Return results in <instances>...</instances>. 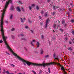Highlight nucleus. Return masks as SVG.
<instances>
[{
  "mask_svg": "<svg viewBox=\"0 0 74 74\" xmlns=\"http://www.w3.org/2000/svg\"><path fill=\"white\" fill-rule=\"evenodd\" d=\"M60 30H61V32H63V29H60Z\"/></svg>",
  "mask_w": 74,
  "mask_h": 74,
  "instance_id": "obj_42",
  "label": "nucleus"
},
{
  "mask_svg": "<svg viewBox=\"0 0 74 74\" xmlns=\"http://www.w3.org/2000/svg\"><path fill=\"white\" fill-rule=\"evenodd\" d=\"M71 22H72V23H74V20H71Z\"/></svg>",
  "mask_w": 74,
  "mask_h": 74,
  "instance_id": "obj_22",
  "label": "nucleus"
},
{
  "mask_svg": "<svg viewBox=\"0 0 74 74\" xmlns=\"http://www.w3.org/2000/svg\"><path fill=\"white\" fill-rule=\"evenodd\" d=\"M55 59H57V60H59V58H55Z\"/></svg>",
  "mask_w": 74,
  "mask_h": 74,
  "instance_id": "obj_47",
  "label": "nucleus"
},
{
  "mask_svg": "<svg viewBox=\"0 0 74 74\" xmlns=\"http://www.w3.org/2000/svg\"><path fill=\"white\" fill-rule=\"evenodd\" d=\"M53 33H54V32H55V31L53 30Z\"/></svg>",
  "mask_w": 74,
  "mask_h": 74,
  "instance_id": "obj_58",
  "label": "nucleus"
},
{
  "mask_svg": "<svg viewBox=\"0 0 74 74\" xmlns=\"http://www.w3.org/2000/svg\"><path fill=\"white\" fill-rule=\"evenodd\" d=\"M1 68L0 67V70H1Z\"/></svg>",
  "mask_w": 74,
  "mask_h": 74,
  "instance_id": "obj_60",
  "label": "nucleus"
},
{
  "mask_svg": "<svg viewBox=\"0 0 74 74\" xmlns=\"http://www.w3.org/2000/svg\"><path fill=\"white\" fill-rule=\"evenodd\" d=\"M70 5H73V3H71L70 4Z\"/></svg>",
  "mask_w": 74,
  "mask_h": 74,
  "instance_id": "obj_51",
  "label": "nucleus"
},
{
  "mask_svg": "<svg viewBox=\"0 0 74 74\" xmlns=\"http://www.w3.org/2000/svg\"><path fill=\"white\" fill-rule=\"evenodd\" d=\"M19 4H23V3L21 1H19Z\"/></svg>",
  "mask_w": 74,
  "mask_h": 74,
  "instance_id": "obj_23",
  "label": "nucleus"
},
{
  "mask_svg": "<svg viewBox=\"0 0 74 74\" xmlns=\"http://www.w3.org/2000/svg\"><path fill=\"white\" fill-rule=\"evenodd\" d=\"M73 54L74 55V52L73 53Z\"/></svg>",
  "mask_w": 74,
  "mask_h": 74,
  "instance_id": "obj_63",
  "label": "nucleus"
},
{
  "mask_svg": "<svg viewBox=\"0 0 74 74\" xmlns=\"http://www.w3.org/2000/svg\"><path fill=\"white\" fill-rule=\"evenodd\" d=\"M27 64L28 65V66H29L32 64V65H33V66H43L44 67H45V66L46 65H47V64L46 63H43V64H36L35 63H33L32 62H29L27 61Z\"/></svg>",
  "mask_w": 74,
  "mask_h": 74,
  "instance_id": "obj_2",
  "label": "nucleus"
},
{
  "mask_svg": "<svg viewBox=\"0 0 74 74\" xmlns=\"http://www.w3.org/2000/svg\"><path fill=\"white\" fill-rule=\"evenodd\" d=\"M28 21L29 23H32V20L31 19H28Z\"/></svg>",
  "mask_w": 74,
  "mask_h": 74,
  "instance_id": "obj_8",
  "label": "nucleus"
},
{
  "mask_svg": "<svg viewBox=\"0 0 74 74\" xmlns=\"http://www.w3.org/2000/svg\"><path fill=\"white\" fill-rule=\"evenodd\" d=\"M14 9V6H12L10 8V10H13Z\"/></svg>",
  "mask_w": 74,
  "mask_h": 74,
  "instance_id": "obj_13",
  "label": "nucleus"
},
{
  "mask_svg": "<svg viewBox=\"0 0 74 74\" xmlns=\"http://www.w3.org/2000/svg\"><path fill=\"white\" fill-rule=\"evenodd\" d=\"M44 53V51H43V50L42 49H41L40 50V54L42 55Z\"/></svg>",
  "mask_w": 74,
  "mask_h": 74,
  "instance_id": "obj_7",
  "label": "nucleus"
},
{
  "mask_svg": "<svg viewBox=\"0 0 74 74\" xmlns=\"http://www.w3.org/2000/svg\"><path fill=\"white\" fill-rule=\"evenodd\" d=\"M12 37V39H14V38H15V36H14L13 35H12L11 36Z\"/></svg>",
  "mask_w": 74,
  "mask_h": 74,
  "instance_id": "obj_15",
  "label": "nucleus"
},
{
  "mask_svg": "<svg viewBox=\"0 0 74 74\" xmlns=\"http://www.w3.org/2000/svg\"><path fill=\"white\" fill-rule=\"evenodd\" d=\"M11 30H12V31H14V30H15V28H13Z\"/></svg>",
  "mask_w": 74,
  "mask_h": 74,
  "instance_id": "obj_27",
  "label": "nucleus"
},
{
  "mask_svg": "<svg viewBox=\"0 0 74 74\" xmlns=\"http://www.w3.org/2000/svg\"><path fill=\"white\" fill-rule=\"evenodd\" d=\"M37 46V48H38L40 47V43L38 42H37L36 43Z\"/></svg>",
  "mask_w": 74,
  "mask_h": 74,
  "instance_id": "obj_6",
  "label": "nucleus"
},
{
  "mask_svg": "<svg viewBox=\"0 0 74 74\" xmlns=\"http://www.w3.org/2000/svg\"><path fill=\"white\" fill-rule=\"evenodd\" d=\"M25 28L26 29H29V27L27 26H25Z\"/></svg>",
  "mask_w": 74,
  "mask_h": 74,
  "instance_id": "obj_25",
  "label": "nucleus"
},
{
  "mask_svg": "<svg viewBox=\"0 0 74 74\" xmlns=\"http://www.w3.org/2000/svg\"><path fill=\"white\" fill-rule=\"evenodd\" d=\"M68 50H69V51H71L72 50V48L71 47H69L68 48Z\"/></svg>",
  "mask_w": 74,
  "mask_h": 74,
  "instance_id": "obj_14",
  "label": "nucleus"
},
{
  "mask_svg": "<svg viewBox=\"0 0 74 74\" xmlns=\"http://www.w3.org/2000/svg\"><path fill=\"white\" fill-rule=\"evenodd\" d=\"M48 70H50V69H49V67L48 68Z\"/></svg>",
  "mask_w": 74,
  "mask_h": 74,
  "instance_id": "obj_55",
  "label": "nucleus"
},
{
  "mask_svg": "<svg viewBox=\"0 0 74 74\" xmlns=\"http://www.w3.org/2000/svg\"><path fill=\"white\" fill-rule=\"evenodd\" d=\"M36 41V40H33L32 42H31V45H32V46H34V45L33 44H34V42Z\"/></svg>",
  "mask_w": 74,
  "mask_h": 74,
  "instance_id": "obj_5",
  "label": "nucleus"
},
{
  "mask_svg": "<svg viewBox=\"0 0 74 74\" xmlns=\"http://www.w3.org/2000/svg\"><path fill=\"white\" fill-rule=\"evenodd\" d=\"M48 57H49V56L48 55H47L45 56V58H48Z\"/></svg>",
  "mask_w": 74,
  "mask_h": 74,
  "instance_id": "obj_21",
  "label": "nucleus"
},
{
  "mask_svg": "<svg viewBox=\"0 0 74 74\" xmlns=\"http://www.w3.org/2000/svg\"><path fill=\"white\" fill-rule=\"evenodd\" d=\"M41 13L42 14H43L44 13V11H43V10H42L41 11Z\"/></svg>",
  "mask_w": 74,
  "mask_h": 74,
  "instance_id": "obj_17",
  "label": "nucleus"
},
{
  "mask_svg": "<svg viewBox=\"0 0 74 74\" xmlns=\"http://www.w3.org/2000/svg\"><path fill=\"white\" fill-rule=\"evenodd\" d=\"M39 73H41V71L40 70Z\"/></svg>",
  "mask_w": 74,
  "mask_h": 74,
  "instance_id": "obj_50",
  "label": "nucleus"
},
{
  "mask_svg": "<svg viewBox=\"0 0 74 74\" xmlns=\"http://www.w3.org/2000/svg\"><path fill=\"white\" fill-rule=\"evenodd\" d=\"M30 32L31 33H33V30H30Z\"/></svg>",
  "mask_w": 74,
  "mask_h": 74,
  "instance_id": "obj_38",
  "label": "nucleus"
},
{
  "mask_svg": "<svg viewBox=\"0 0 74 74\" xmlns=\"http://www.w3.org/2000/svg\"><path fill=\"white\" fill-rule=\"evenodd\" d=\"M5 23H8V21H5Z\"/></svg>",
  "mask_w": 74,
  "mask_h": 74,
  "instance_id": "obj_48",
  "label": "nucleus"
},
{
  "mask_svg": "<svg viewBox=\"0 0 74 74\" xmlns=\"http://www.w3.org/2000/svg\"><path fill=\"white\" fill-rule=\"evenodd\" d=\"M45 16H46V17H47V16H48V15H47V14H45Z\"/></svg>",
  "mask_w": 74,
  "mask_h": 74,
  "instance_id": "obj_26",
  "label": "nucleus"
},
{
  "mask_svg": "<svg viewBox=\"0 0 74 74\" xmlns=\"http://www.w3.org/2000/svg\"><path fill=\"white\" fill-rule=\"evenodd\" d=\"M22 9L23 11H25V10L23 9V8H22Z\"/></svg>",
  "mask_w": 74,
  "mask_h": 74,
  "instance_id": "obj_39",
  "label": "nucleus"
},
{
  "mask_svg": "<svg viewBox=\"0 0 74 74\" xmlns=\"http://www.w3.org/2000/svg\"><path fill=\"white\" fill-rule=\"evenodd\" d=\"M49 73H51V71L50 70H49Z\"/></svg>",
  "mask_w": 74,
  "mask_h": 74,
  "instance_id": "obj_46",
  "label": "nucleus"
},
{
  "mask_svg": "<svg viewBox=\"0 0 74 74\" xmlns=\"http://www.w3.org/2000/svg\"><path fill=\"white\" fill-rule=\"evenodd\" d=\"M6 73L8 74H10V73H9V72L8 71H6Z\"/></svg>",
  "mask_w": 74,
  "mask_h": 74,
  "instance_id": "obj_24",
  "label": "nucleus"
},
{
  "mask_svg": "<svg viewBox=\"0 0 74 74\" xmlns=\"http://www.w3.org/2000/svg\"><path fill=\"white\" fill-rule=\"evenodd\" d=\"M62 24H64V20H62Z\"/></svg>",
  "mask_w": 74,
  "mask_h": 74,
  "instance_id": "obj_20",
  "label": "nucleus"
},
{
  "mask_svg": "<svg viewBox=\"0 0 74 74\" xmlns=\"http://www.w3.org/2000/svg\"><path fill=\"white\" fill-rule=\"evenodd\" d=\"M67 14L69 16V15H70V13L69 12H67Z\"/></svg>",
  "mask_w": 74,
  "mask_h": 74,
  "instance_id": "obj_36",
  "label": "nucleus"
},
{
  "mask_svg": "<svg viewBox=\"0 0 74 74\" xmlns=\"http://www.w3.org/2000/svg\"><path fill=\"white\" fill-rule=\"evenodd\" d=\"M35 6V5H34V4H32V7H34V6Z\"/></svg>",
  "mask_w": 74,
  "mask_h": 74,
  "instance_id": "obj_35",
  "label": "nucleus"
},
{
  "mask_svg": "<svg viewBox=\"0 0 74 74\" xmlns=\"http://www.w3.org/2000/svg\"><path fill=\"white\" fill-rule=\"evenodd\" d=\"M13 16H14L13 15H11L10 16V19H12V17H13Z\"/></svg>",
  "mask_w": 74,
  "mask_h": 74,
  "instance_id": "obj_11",
  "label": "nucleus"
},
{
  "mask_svg": "<svg viewBox=\"0 0 74 74\" xmlns=\"http://www.w3.org/2000/svg\"><path fill=\"white\" fill-rule=\"evenodd\" d=\"M51 0H47V2L48 3H49V2H50V1H51Z\"/></svg>",
  "mask_w": 74,
  "mask_h": 74,
  "instance_id": "obj_31",
  "label": "nucleus"
},
{
  "mask_svg": "<svg viewBox=\"0 0 74 74\" xmlns=\"http://www.w3.org/2000/svg\"><path fill=\"white\" fill-rule=\"evenodd\" d=\"M49 21V20L48 19H47V20H46V22L45 25H48Z\"/></svg>",
  "mask_w": 74,
  "mask_h": 74,
  "instance_id": "obj_9",
  "label": "nucleus"
},
{
  "mask_svg": "<svg viewBox=\"0 0 74 74\" xmlns=\"http://www.w3.org/2000/svg\"><path fill=\"white\" fill-rule=\"evenodd\" d=\"M20 35H21V36H24V35H23V34H21Z\"/></svg>",
  "mask_w": 74,
  "mask_h": 74,
  "instance_id": "obj_45",
  "label": "nucleus"
},
{
  "mask_svg": "<svg viewBox=\"0 0 74 74\" xmlns=\"http://www.w3.org/2000/svg\"><path fill=\"white\" fill-rule=\"evenodd\" d=\"M41 37H42V38H44V36L43 35H42Z\"/></svg>",
  "mask_w": 74,
  "mask_h": 74,
  "instance_id": "obj_37",
  "label": "nucleus"
},
{
  "mask_svg": "<svg viewBox=\"0 0 74 74\" xmlns=\"http://www.w3.org/2000/svg\"><path fill=\"white\" fill-rule=\"evenodd\" d=\"M74 40V38H73L72 39V41H73V40Z\"/></svg>",
  "mask_w": 74,
  "mask_h": 74,
  "instance_id": "obj_56",
  "label": "nucleus"
},
{
  "mask_svg": "<svg viewBox=\"0 0 74 74\" xmlns=\"http://www.w3.org/2000/svg\"><path fill=\"white\" fill-rule=\"evenodd\" d=\"M3 1H5V0H3Z\"/></svg>",
  "mask_w": 74,
  "mask_h": 74,
  "instance_id": "obj_64",
  "label": "nucleus"
},
{
  "mask_svg": "<svg viewBox=\"0 0 74 74\" xmlns=\"http://www.w3.org/2000/svg\"><path fill=\"white\" fill-rule=\"evenodd\" d=\"M56 24H54L53 25V28H54V29H56Z\"/></svg>",
  "mask_w": 74,
  "mask_h": 74,
  "instance_id": "obj_10",
  "label": "nucleus"
},
{
  "mask_svg": "<svg viewBox=\"0 0 74 74\" xmlns=\"http://www.w3.org/2000/svg\"><path fill=\"white\" fill-rule=\"evenodd\" d=\"M53 58H55L56 55H55V53H54L53 54Z\"/></svg>",
  "mask_w": 74,
  "mask_h": 74,
  "instance_id": "obj_29",
  "label": "nucleus"
},
{
  "mask_svg": "<svg viewBox=\"0 0 74 74\" xmlns=\"http://www.w3.org/2000/svg\"><path fill=\"white\" fill-rule=\"evenodd\" d=\"M43 23H40V25H41V26H42V25H43Z\"/></svg>",
  "mask_w": 74,
  "mask_h": 74,
  "instance_id": "obj_28",
  "label": "nucleus"
},
{
  "mask_svg": "<svg viewBox=\"0 0 74 74\" xmlns=\"http://www.w3.org/2000/svg\"><path fill=\"white\" fill-rule=\"evenodd\" d=\"M24 49H25V51H27V48H25Z\"/></svg>",
  "mask_w": 74,
  "mask_h": 74,
  "instance_id": "obj_30",
  "label": "nucleus"
},
{
  "mask_svg": "<svg viewBox=\"0 0 74 74\" xmlns=\"http://www.w3.org/2000/svg\"><path fill=\"white\" fill-rule=\"evenodd\" d=\"M6 53H7V54H8V55H10V54L9 53L7 52H6Z\"/></svg>",
  "mask_w": 74,
  "mask_h": 74,
  "instance_id": "obj_43",
  "label": "nucleus"
},
{
  "mask_svg": "<svg viewBox=\"0 0 74 74\" xmlns=\"http://www.w3.org/2000/svg\"><path fill=\"white\" fill-rule=\"evenodd\" d=\"M40 17V19H41V17Z\"/></svg>",
  "mask_w": 74,
  "mask_h": 74,
  "instance_id": "obj_62",
  "label": "nucleus"
},
{
  "mask_svg": "<svg viewBox=\"0 0 74 74\" xmlns=\"http://www.w3.org/2000/svg\"><path fill=\"white\" fill-rule=\"evenodd\" d=\"M45 27H46V28H47V25H45Z\"/></svg>",
  "mask_w": 74,
  "mask_h": 74,
  "instance_id": "obj_53",
  "label": "nucleus"
},
{
  "mask_svg": "<svg viewBox=\"0 0 74 74\" xmlns=\"http://www.w3.org/2000/svg\"><path fill=\"white\" fill-rule=\"evenodd\" d=\"M69 44H71L72 43L71 42V41L69 42Z\"/></svg>",
  "mask_w": 74,
  "mask_h": 74,
  "instance_id": "obj_41",
  "label": "nucleus"
},
{
  "mask_svg": "<svg viewBox=\"0 0 74 74\" xmlns=\"http://www.w3.org/2000/svg\"><path fill=\"white\" fill-rule=\"evenodd\" d=\"M39 74H41V73H39Z\"/></svg>",
  "mask_w": 74,
  "mask_h": 74,
  "instance_id": "obj_61",
  "label": "nucleus"
},
{
  "mask_svg": "<svg viewBox=\"0 0 74 74\" xmlns=\"http://www.w3.org/2000/svg\"><path fill=\"white\" fill-rule=\"evenodd\" d=\"M9 74H14V73H10Z\"/></svg>",
  "mask_w": 74,
  "mask_h": 74,
  "instance_id": "obj_52",
  "label": "nucleus"
},
{
  "mask_svg": "<svg viewBox=\"0 0 74 74\" xmlns=\"http://www.w3.org/2000/svg\"><path fill=\"white\" fill-rule=\"evenodd\" d=\"M3 71H5V69L3 70Z\"/></svg>",
  "mask_w": 74,
  "mask_h": 74,
  "instance_id": "obj_57",
  "label": "nucleus"
},
{
  "mask_svg": "<svg viewBox=\"0 0 74 74\" xmlns=\"http://www.w3.org/2000/svg\"><path fill=\"white\" fill-rule=\"evenodd\" d=\"M22 40H25V38H23L22 39Z\"/></svg>",
  "mask_w": 74,
  "mask_h": 74,
  "instance_id": "obj_49",
  "label": "nucleus"
},
{
  "mask_svg": "<svg viewBox=\"0 0 74 74\" xmlns=\"http://www.w3.org/2000/svg\"><path fill=\"white\" fill-rule=\"evenodd\" d=\"M20 20L21 22L23 23V22L24 21H25L26 20V19H25V18H20Z\"/></svg>",
  "mask_w": 74,
  "mask_h": 74,
  "instance_id": "obj_4",
  "label": "nucleus"
},
{
  "mask_svg": "<svg viewBox=\"0 0 74 74\" xmlns=\"http://www.w3.org/2000/svg\"><path fill=\"white\" fill-rule=\"evenodd\" d=\"M53 8L54 10H55V9H56V8H55V6H53Z\"/></svg>",
  "mask_w": 74,
  "mask_h": 74,
  "instance_id": "obj_33",
  "label": "nucleus"
},
{
  "mask_svg": "<svg viewBox=\"0 0 74 74\" xmlns=\"http://www.w3.org/2000/svg\"><path fill=\"white\" fill-rule=\"evenodd\" d=\"M10 65H11V67H15V65H14V64H10Z\"/></svg>",
  "mask_w": 74,
  "mask_h": 74,
  "instance_id": "obj_16",
  "label": "nucleus"
},
{
  "mask_svg": "<svg viewBox=\"0 0 74 74\" xmlns=\"http://www.w3.org/2000/svg\"><path fill=\"white\" fill-rule=\"evenodd\" d=\"M29 10H32V7L29 6Z\"/></svg>",
  "mask_w": 74,
  "mask_h": 74,
  "instance_id": "obj_18",
  "label": "nucleus"
},
{
  "mask_svg": "<svg viewBox=\"0 0 74 74\" xmlns=\"http://www.w3.org/2000/svg\"><path fill=\"white\" fill-rule=\"evenodd\" d=\"M36 9H37V10H38L39 9V7H38V6H36Z\"/></svg>",
  "mask_w": 74,
  "mask_h": 74,
  "instance_id": "obj_19",
  "label": "nucleus"
},
{
  "mask_svg": "<svg viewBox=\"0 0 74 74\" xmlns=\"http://www.w3.org/2000/svg\"><path fill=\"white\" fill-rule=\"evenodd\" d=\"M46 64H47V65H46V66H49L51 64H53V65L57 64V65H58V66H60L61 67V70H63L64 74H67L66 73V72L65 71V69H64V67H63V66H62V65L60 64V63H58L56 62H50L49 63H46Z\"/></svg>",
  "mask_w": 74,
  "mask_h": 74,
  "instance_id": "obj_3",
  "label": "nucleus"
},
{
  "mask_svg": "<svg viewBox=\"0 0 74 74\" xmlns=\"http://www.w3.org/2000/svg\"><path fill=\"white\" fill-rule=\"evenodd\" d=\"M53 15H54L55 14V13L54 12H53Z\"/></svg>",
  "mask_w": 74,
  "mask_h": 74,
  "instance_id": "obj_54",
  "label": "nucleus"
},
{
  "mask_svg": "<svg viewBox=\"0 0 74 74\" xmlns=\"http://www.w3.org/2000/svg\"><path fill=\"white\" fill-rule=\"evenodd\" d=\"M69 11H72L71 9V8H69Z\"/></svg>",
  "mask_w": 74,
  "mask_h": 74,
  "instance_id": "obj_34",
  "label": "nucleus"
},
{
  "mask_svg": "<svg viewBox=\"0 0 74 74\" xmlns=\"http://www.w3.org/2000/svg\"><path fill=\"white\" fill-rule=\"evenodd\" d=\"M3 41L1 40H0V43H2L3 42Z\"/></svg>",
  "mask_w": 74,
  "mask_h": 74,
  "instance_id": "obj_40",
  "label": "nucleus"
},
{
  "mask_svg": "<svg viewBox=\"0 0 74 74\" xmlns=\"http://www.w3.org/2000/svg\"><path fill=\"white\" fill-rule=\"evenodd\" d=\"M72 34H73V35H74V31H72Z\"/></svg>",
  "mask_w": 74,
  "mask_h": 74,
  "instance_id": "obj_32",
  "label": "nucleus"
},
{
  "mask_svg": "<svg viewBox=\"0 0 74 74\" xmlns=\"http://www.w3.org/2000/svg\"><path fill=\"white\" fill-rule=\"evenodd\" d=\"M17 11H18V12H20V11H21V10H20L19 8L18 7H17Z\"/></svg>",
  "mask_w": 74,
  "mask_h": 74,
  "instance_id": "obj_12",
  "label": "nucleus"
},
{
  "mask_svg": "<svg viewBox=\"0 0 74 74\" xmlns=\"http://www.w3.org/2000/svg\"><path fill=\"white\" fill-rule=\"evenodd\" d=\"M6 72H5V71H4L3 72V73H4V74H5Z\"/></svg>",
  "mask_w": 74,
  "mask_h": 74,
  "instance_id": "obj_44",
  "label": "nucleus"
},
{
  "mask_svg": "<svg viewBox=\"0 0 74 74\" xmlns=\"http://www.w3.org/2000/svg\"><path fill=\"white\" fill-rule=\"evenodd\" d=\"M2 38L3 39V41L5 44L6 45V47H7V48L8 49L10 50L11 51V52H12V53L14 55V56H17V58L19 60H21L24 66L26 65V64H27V61L24 60L23 59L21 58V57H20L19 56H18V55L16 54L14 52H13V51L11 49V48H10V46H8V44L7 43V41H6V38H7V37H5L4 36V34H2Z\"/></svg>",
  "mask_w": 74,
  "mask_h": 74,
  "instance_id": "obj_1",
  "label": "nucleus"
},
{
  "mask_svg": "<svg viewBox=\"0 0 74 74\" xmlns=\"http://www.w3.org/2000/svg\"><path fill=\"white\" fill-rule=\"evenodd\" d=\"M18 74H22L21 73H18Z\"/></svg>",
  "mask_w": 74,
  "mask_h": 74,
  "instance_id": "obj_59",
  "label": "nucleus"
}]
</instances>
